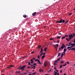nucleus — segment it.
Segmentation results:
<instances>
[{
    "instance_id": "29",
    "label": "nucleus",
    "mask_w": 75,
    "mask_h": 75,
    "mask_svg": "<svg viewBox=\"0 0 75 75\" xmlns=\"http://www.w3.org/2000/svg\"><path fill=\"white\" fill-rule=\"evenodd\" d=\"M66 65H67V63L63 64V66H64V67H65V66H66Z\"/></svg>"
},
{
    "instance_id": "46",
    "label": "nucleus",
    "mask_w": 75,
    "mask_h": 75,
    "mask_svg": "<svg viewBox=\"0 0 75 75\" xmlns=\"http://www.w3.org/2000/svg\"><path fill=\"white\" fill-rule=\"evenodd\" d=\"M55 71H57V72H58V70L56 69Z\"/></svg>"
},
{
    "instance_id": "30",
    "label": "nucleus",
    "mask_w": 75,
    "mask_h": 75,
    "mask_svg": "<svg viewBox=\"0 0 75 75\" xmlns=\"http://www.w3.org/2000/svg\"><path fill=\"white\" fill-rule=\"evenodd\" d=\"M62 65H60V68H62Z\"/></svg>"
},
{
    "instance_id": "59",
    "label": "nucleus",
    "mask_w": 75,
    "mask_h": 75,
    "mask_svg": "<svg viewBox=\"0 0 75 75\" xmlns=\"http://www.w3.org/2000/svg\"><path fill=\"white\" fill-rule=\"evenodd\" d=\"M45 75H49V74H45Z\"/></svg>"
},
{
    "instance_id": "56",
    "label": "nucleus",
    "mask_w": 75,
    "mask_h": 75,
    "mask_svg": "<svg viewBox=\"0 0 75 75\" xmlns=\"http://www.w3.org/2000/svg\"><path fill=\"white\" fill-rule=\"evenodd\" d=\"M23 74H27V73H23Z\"/></svg>"
},
{
    "instance_id": "18",
    "label": "nucleus",
    "mask_w": 75,
    "mask_h": 75,
    "mask_svg": "<svg viewBox=\"0 0 75 75\" xmlns=\"http://www.w3.org/2000/svg\"><path fill=\"white\" fill-rule=\"evenodd\" d=\"M54 65H57V64L56 62H54Z\"/></svg>"
},
{
    "instance_id": "61",
    "label": "nucleus",
    "mask_w": 75,
    "mask_h": 75,
    "mask_svg": "<svg viewBox=\"0 0 75 75\" xmlns=\"http://www.w3.org/2000/svg\"><path fill=\"white\" fill-rule=\"evenodd\" d=\"M72 66H75V64L73 65Z\"/></svg>"
},
{
    "instance_id": "33",
    "label": "nucleus",
    "mask_w": 75,
    "mask_h": 75,
    "mask_svg": "<svg viewBox=\"0 0 75 75\" xmlns=\"http://www.w3.org/2000/svg\"><path fill=\"white\" fill-rule=\"evenodd\" d=\"M36 72H34V73L32 74V75H34V74H35Z\"/></svg>"
},
{
    "instance_id": "3",
    "label": "nucleus",
    "mask_w": 75,
    "mask_h": 75,
    "mask_svg": "<svg viewBox=\"0 0 75 75\" xmlns=\"http://www.w3.org/2000/svg\"><path fill=\"white\" fill-rule=\"evenodd\" d=\"M40 56L41 57L42 56V55L43 54V49L42 48H41V50L40 51Z\"/></svg>"
},
{
    "instance_id": "26",
    "label": "nucleus",
    "mask_w": 75,
    "mask_h": 75,
    "mask_svg": "<svg viewBox=\"0 0 75 75\" xmlns=\"http://www.w3.org/2000/svg\"><path fill=\"white\" fill-rule=\"evenodd\" d=\"M65 38V36H63V37H62V39H64V38Z\"/></svg>"
},
{
    "instance_id": "24",
    "label": "nucleus",
    "mask_w": 75,
    "mask_h": 75,
    "mask_svg": "<svg viewBox=\"0 0 75 75\" xmlns=\"http://www.w3.org/2000/svg\"><path fill=\"white\" fill-rule=\"evenodd\" d=\"M63 55H64V54H63L62 53V54L61 55L62 58V57H63Z\"/></svg>"
},
{
    "instance_id": "9",
    "label": "nucleus",
    "mask_w": 75,
    "mask_h": 75,
    "mask_svg": "<svg viewBox=\"0 0 75 75\" xmlns=\"http://www.w3.org/2000/svg\"><path fill=\"white\" fill-rule=\"evenodd\" d=\"M30 63L31 64H33V63H34V61H33V59H31L30 60Z\"/></svg>"
},
{
    "instance_id": "55",
    "label": "nucleus",
    "mask_w": 75,
    "mask_h": 75,
    "mask_svg": "<svg viewBox=\"0 0 75 75\" xmlns=\"http://www.w3.org/2000/svg\"><path fill=\"white\" fill-rule=\"evenodd\" d=\"M58 34H59V35H61V33H58Z\"/></svg>"
},
{
    "instance_id": "57",
    "label": "nucleus",
    "mask_w": 75,
    "mask_h": 75,
    "mask_svg": "<svg viewBox=\"0 0 75 75\" xmlns=\"http://www.w3.org/2000/svg\"><path fill=\"white\" fill-rule=\"evenodd\" d=\"M72 14V13H71L69 14V15L70 16V15H71Z\"/></svg>"
},
{
    "instance_id": "50",
    "label": "nucleus",
    "mask_w": 75,
    "mask_h": 75,
    "mask_svg": "<svg viewBox=\"0 0 75 75\" xmlns=\"http://www.w3.org/2000/svg\"><path fill=\"white\" fill-rule=\"evenodd\" d=\"M56 50L57 51V50H58V48H57V47H56Z\"/></svg>"
},
{
    "instance_id": "45",
    "label": "nucleus",
    "mask_w": 75,
    "mask_h": 75,
    "mask_svg": "<svg viewBox=\"0 0 75 75\" xmlns=\"http://www.w3.org/2000/svg\"><path fill=\"white\" fill-rule=\"evenodd\" d=\"M56 46L57 47H58V46H59V45H58V44H56Z\"/></svg>"
},
{
    "instance_id": "7",
    "label": "nucleus",
    "mask_w": 75,
    "mask_h": 75,
    "mask_svg": "<svg viewBox=\"0 0 75 75\" xmlns=\"http://www.w3.org/2000/svg\"><path fill=\"white\" fill-rule=\"evenodd\" d=\"M48 62L47 61H45L44 64V65H45V67H46L47 65H48Z\"/></svg>"
},
{
    "instance_id": "25",
    "label": "nucleus",
    "mask_w": 75,
    "mask_h": 75,
    "mask_svg": "<svg viewBox=\"0 0 75 75\" xmlns=\"http://www.w3.org/2000/svg\"><path fill=\"white\" fill-rule=\"evenodd\" d=\"M62 54H63V55H65V52H63V53H62Z\"/></svg>"
},
{
    "instance_id": "37",
    "label": "nucleus",
    "mask_w": 75,
    "mask_h": 75,
    "mask_svg": "<svg viewBox=\"0 0 75 75\" xmlns=\"http://www.w3.org/2000/svg\"><path fill=\"white\" fill-rule=\"evenodd\" d=\"M60 63H64V61H61V62H60Z\"/></svg>"
},
{
    "instance_id": "44",
    "label": "nucleus",
    "mask_w": 75,
    "mask_h": 75,
    "mask_svg": "<svg viewBox=\"0 0 75 75\" xmlns=\"http://www.w3.org/2000/svg\"><path fill=\"white\" fill-rule=\"evenodd\" d=\"M40 47H41V46H38V48H40Z\"/></svg>"
},
{
    "instance_id": "16",
    "label": "nucleus",
    "mask_w": 75,
    "mask_h": 75,
    "mask_svg": "<svg viewBox=\"0 0 75 75\" xmlns=\"http://www.w3.org/2000/svg\"><path fill=\"white\" fill-rule=\"evenodd\" d=\"M61 54L60 53H59L57 57H58L60 56V55H61Z\"/></svg>"
},
{
    "instance_id": "47",
    "label": "nucleus",
    "mask_w": 75,
    "mask_h": 75,
    "mask_svg": "<svg viewBox=\"0 0 75 75\" xmlns=\"http://www.w3.org/2000/svg\"><path fill=\"white\" fill-rule=\"evenodd\" d=\"M38 60V59H35V61H37Z\"/></svg>"
},
{
    "instance_id": "36",
    "label": "nucleus",
    "mask_w": 75,
    "mask_h": 75,
    "mask_svg": "<svg viewBox=\"0 0 75 75\" xmlns=\"http://www.w3.org/2000/svg\"><path fill=\"white\" fill-rule=\"evenodd\" d=\"M59 60H60V58H59L57 60L58 61H59Z\"/></svg>"
},
{
    "instance_id": "52",
    "label": "nucleus",
    "mask_w": 75,
    "mask_h": 75,
    "mask_svg": "<svg viewBox=\"0 0 75 75\" xmlns=\"http://www.w3.org/2000/svg\"><path fill=\"white\" fill-rule=\"evenodd\" d=\"M31 68V67H28V68Z\"/></svg>"
},
{
    "instance_id": "23",
    "label": "nucleus",
    "mask_w": 75,
    "mask_h": 75,
    "mask_svg": "<svg viewBox=\"0 0 75 75\" xmlns=\"http://www.w3.org/2000/svg\"><path fill=\"white\" fill-rule=\"evenodd\" d=\"M35 66H33V67H31V68H35Z\"/></svg>"
},
{
    "instance_id": "4",
    "label": "nucleus",
    "mask_w": 75,
    "mask_h": 75,
    "mask_svg": "<svg viewBox=\"0 0 75 75\" xmlns=\"http://www.w3.org/2000/svg\"><path fill=\"white\" fill-rule=\"evenodd\" d=\"M72 44H73L74 46H75V43H72L71 42H70L69 45H67L68 47H69V46H72Z\"/></svg>"
},
{
    "instance_id": "27",
    "label": "nucleus",
    "mask_w": 75,
    "mask_h": 75,
    "mask_svg": "<svg viewBox=\"0 0 75 75\" xmlns=\"http://www.w3.org/2000/svg\"><path fill=\"white\" fill-rule=\"evenodd\" d=\"M62 45L63 46L62 47H65V45L64 44H62Z\"/></svg>"
},
{
    "instance_id": "39",
    "label": "nucleus",
    "mask_w": 75,
    "mask_h": 75,
    "mask_svg": "<svg viewBox=\"0 0 75 75\" xmlns=\"http://www.w3.org/2000/svg\"><path fill=\"white\" fill-rule=\"evenodd\" d=\"M54 62H56V63H57V62H58V61H57V60H56V61H55Z\"/></svg>"
},
{
    "instance_id": "28",
    "label": "nucleus",
    "mask_w": 75,
    "mask_h": 75,
    "mask_svg": "<svg viewBox=\"0 0 75 75\" xmlns=\"http://www.w3.org/2000/svg\"><path fill=\"white\" fill-rule=\"evenodd\" d=\"M34 65H37V63H34L33 64Z\"/></svg>"
},
{
    "instance_id": "8",
    "label": "nucleus",
    "mask_w": 75,
    "mask_h": 75,
    "mask_svg": "<svg viewBox=\"0 0 75 75\" xmlns=\"http://www.w3.org/2000/svg\"><path fill=\"white\" fill-rule=\"evenodd\" d=\"M54 72H55L54 73V75H59V73H57V72H56L55 71H54Z\"/></svg>"
},
{
    "instance_id": "41",
    "label": "nucleus",
    "mask_w": 75,
    "mask_h": 75,
    "mask_svg": "<svg viewBox=\"0 0 75 75\" xmlns=\"http://www.w3.org/2000/svg\"><path fill=\"white\" fill-rule=\"evenodd\" d=\"M53 40V38H51L50 39V40Z\"/></svg>"
},
{
    "instance_id": "2",
    "label": "nucleus",
    "mask_w": 75,
    "mask_h": 75,
    "mask_svg": "<svg viewBox=\"0 0 75 75\" xmlns=\"http://www.w3.org/2000/svg\"><path fill=\"white\" fill-rule=\"evenodd\" d=\"M62 22L63 23H65V20H62V19H61L60 20V21H57L56 22L57 23H62Z\"/></svg>"
},
{
    "instance_id": "49",
    "label": "nucleus",
    "mask_w": 75,
    "mask_h": 75,
    "mask_svg": "<svg viewBox=\"0 0 75 75\" xmlns=\"http://www.w3.org/2000/svg\"><path fill=\"white\" fill-rule=\"evenodd\" d=\"M68 21H67L66 22V23H65V24H67V23H68Z\"/></svg>"
},
{
    "instance_id": "48",
    "label": "nucleus",
    "mask_w": 75,
    "mask_h": 75,
    "mask_svg": "<svg viewBox=\"0 0 75 75\" xmlns=\"http://www.w3.org/2000/svg\"><path fill=\"white\" fill-rule=\"evenodd\" d=\"M67 64H69V62H67Z\"/></svg>"
},
{
    "instance_id": "10",
    "label": "nucleus",
    "mask_w": 75,
    "mask_h": 75,
    "mask_svg": "<svg viewBox=\"0 0 75 75\" xmlns=\"http://www.w3.org/2000/svg\"><path fill=\"white\" fill-rule=\"evenodd\" d=\"M69 39H68V38H66V40H67V41H70V40H71V39H70L69 38Z\"/></svg>"
},
{
    "instance_id": "22",
    "label": "nucleus",
    "mask_w": 75,
    "mask_h": 75,
    "mask_svg": "<svg viewBox=\"0 0 75 75\" xmlns=\"http://www.w3.org/2000/svg\"><path fill=\"white\" fill-rule=\"evenodd\" d=\"M64 47L63 46H61V49H62V50H63L64 49Z\"/></svg>"
},
{
    "instance_id": "11",
    "label": "nucleus",
    "mask_w": 75,
    "mask_h": 75,
    "mask_svg": "<svg viewBox=\"0 0 75 75\" xmlns=\"http://www.w3.org/2000/svg\"><path fill=\"white\" fill-rule=\"evenodd\" d=\"M36 13H37L36 12H34L32 13V15L33 16H34L35 15V14H36Z\"/></svg>"
},
{
    "instance_id": "38",
    "label": "nucleus",
    "mask_w": 75,
    "mask_h": 75,
    "mask_svg": "<svg viewBox=\"0 0 75 75\" xmlns=\"http://www.w3.org/2000/svg\"><path fill=\"white\" fill-rule=\"evenodd\" d=\"M32 59H33V60H34V59H35V58H33Z\"/></svg>"
},
{
    "instance_id": "43",
    "label": "nucleus",
    "mask_w": 75,
    "mask_h": 75,
    "mask_svg": "<svg viewBox=\"0 0 75 75\" xmlns=\"http://www.w3.org/2000/svg\"><path fill=\"white\" fill-rule=\"evenodd\" d=\"M54 47H55V48H57V47L55 45H54Z\"/></svg>"
},
{
    "instance_id": "19",
    "label": "nucleus",
    "mask_w": 75,
    "mask_h": 75,
    "mask_svg": "<svg viewBox=\"0 0 75 75\" xmlns=\"http://www.w3.org/2000/svg\"><path fill=\"white\" fill-rule=\"evenodd\" d=\"M45 57V55H43L42 57V59H44V58Z\"/></svg>"
},
{
    "instance_id": "54",
    "label": "nucleus",
    "mask_w": 75,
    "mask_h": 75,
    "mask_svg": "<svg viewBox=\"0 0 75 75\" xmlns=\"http://www.w3.org/2000/svg\"><path fill=\"white\" fill-rule=\"evenodd\" d=\"M70 50H71V49H69L68 50V51H70Z\"/></svg>"
},
{
    "instance_id": "34",
    "label": "nucleus",
    "mask_w": 75,
    "mask_h": 75,
    "mask_svg": "<svg viewBox=\"0 0 75 75\" xmlns=\"http://www.w3.org/2000/svg\"><path fill=\"white\" fill-rule=\"evenodd\" d=\"M38 59H40V55H38Z\"/></svg>"
},
{
    "instance_id": "14",
    "label": "nucleus",
    "mask_w": 75,
    "mask_h": 75,
    "mask_svg": "<svg viewBox=\"0 0 75 75\" xmlns=\"http://www.w3.org/2000/svg\"><path fill=\"white\" fill-rule=\"evenodd\" d=\"M38 64H41V63L40 62V60H38Z\"/></svg>"
},
{
    "instance_id": "6",
    "label": "nucleus",
    "mask_w": 75,
    "mask_h": 75,
    "mask_svg": "<svg viewBox=\"0 0 75 75\" xmlns=\"http://www.w3.org/2000/svg\"><path fill=\"white\" fill-rule=\"evenodd\" d=\"M25 65L23 66H22L21 67V69H22V71H23L24 69V68H25Z\"/></svg>"
},
{
    "instance_id": "35",
    "label": "nucleus",
    "mask_w": 75,
    "mask_h": 75,
    "mask_svg": "<svg viewBox=\"0 0 75 75\" xmlns=\"http://www.w3.org/2000/svg\"><path fill=\"white\" fill-rule=\"evenodd\" d=\"M9 67H13V65H11L9 66Z\"/></svg>"
},
{
    "instance_id": "21",
    "label": "nucleus",
    "mask_w": 75,
    "mask_h": 75,
    "mask_svg": "<svg viewBox=\"0 0 75 75\" xmlns=\"http://www.w3.org/2000/svg\"><path fill=\"white\" fill-rule=\"evenodd\" d=\"M23 16L24 17V18H26V17H27V16L26 15H25Z\"/></svg>"
},
{
    "instance_id": "53",
    "label": "nucleus",
    "mask_w": 75,
    "mask_h": 75,
    "mask_svg": "<svg viewBox=\"0 0 75 75\" xmlns=\"http://www.w3.org/2000/svg\"><path fill=\"white\" fill-rule=\"evenodd\" d=\"M68 37V35H66L65 37Z\"/></svg>"
},
{
    "instance_id": "12",
    "label": "nucleus",
    "mask_w": 75,
    "mask_h": 75,
    "mask_svg": "<svg viewBox=\"0 0 75 75\" xmlns=\"http://www.w3.org/2000/svg\"><path fill=\"white\" fill-rule=\"evenodd\" d=\"M71 51H75V48H73L71 49Z\"/></svg>"
},
{
    "instance_id": "64",
    "label": "nucleus",
    "mask_w": 75,
    "mask_h": 75,
    "mask_svg": "<svg viewBox=\"0 0 75 75\" xmlns=\"http://www.w3.org/2000/svg\"><path fill=\"white\" fill-rule=\"evenodd\" d=\"M29 75H31V74H29Z\"/></svg>"
},
{
    "instance_id": "60",
    "label": "nucleus",
    "mask_w": 75,
    "mask_h": 75,
    "mask_svg": "<svg viewBox=\"0 0 75 75\" xmlns=\"http://www.w3.org/2000/svg\"><path fill=\"white\" fill-rule=\"evenodd\" d=\"M43 54V55H45V53H44V54Z\"/></svg>"
},
{
    "instance_id": "32",
    "label": "nucleus",
    "mask_w": 75,
    "mask_h": 75,
    "mask_svg": "<svg viewBox=\"0 0 75 75\" xmlns=\"http://www.w3.org/2000/svg\"><path fill=\"white\" fill-rule=\"evenodd\" d=\"M59 51H61V47H60L59 48Z\"/></svg>"
},
{
    "instance_id": "31",
    "label": "nucleus",
    "mask_w": 75,
    "mask_h": 75,
    "mask_svg": "<svg viewBox=\"0 0 75 75\" xmlns=\"http://www.w3.org/2000/svg\"><path fill=\"white\" fill-rule=\"evenodd\" d=\"M28 65H31V64H30V62H28Z\"/></svg>"
},
{
    "instance_id": "42",
    "label": "nucleus",
    "mask_w": 75,
    "mask_h": 75,
    "mask_svg": "<svg viewBox=\"0 0 75 75\" xmlns=\"http://www.w3.org/2000/svg\"><path fill=\"white\" fill-rule=\"evenodd\" d=\"M34 51L32 52H31V54H33V53H34Z\"/></svg>"
},
{
    "instance_id": "13",
    "label": "nucleus",
    "mask_w": 75,
    "mask_h": 75,
    "mask_svg": "<svg viewBox=\"0 0 75 75\" xmlns=\"http://www.w3.org/2000/svg\"><path fill=\"white\" fill-rule=\"evenodd\" d=\"M39 71L40 72H43V70H42V69H39Z\"/></svg>"
},
{
    "instance_id": "20",
    "label": "nucleus",
    "mask_w": 75,
    "mask_h": 75,
    "mask_svg": "<svg viewBox=\"0 0 75 75\" xmlns=\"http://www.w3.org/2000/svg\"><path fill=\"white\" fill-rule=\"evenodd\" d=\"M61 38V36H58L57 37V39H59Z\"/></svg>"
},
{
    "instance_id": "1",
    "label": "nucleus",
    "mask_w": 75,
    "mask_h": 75,
    "mask_svg": "<svg viewBox=\"0 0 75 75\" xmlns=\"http://www.w3.org/2000/svg\"><path fill=\"white\" fill-rule=\"evenodd\" d=\"M68 36L69 37L70 39H72V38H73L75 36V34L74 33L70 34V35H69Z\"/></svg>"
},
{
    "instance_id": "40",
    "label": "nucleus",
    "mask_w": 75,
    "mask_h": 75,
    "mask_svg": "<svg viewBox=\"0 0 75 75\" xmlns=\"http://www.w3.org/2000/svg\"><path fill=\"white\" fill-rule=\"evenodd\" d=\"M60 73H62V70H60Z\"/></svg>"
},
{
    "instance_id": "15",
    "label": "nucleus",
    "mask_w": 75,
    "mask_h": 75,
    "mask_svg": "<svg viewBox=\"0 0 75 75\" xmlns=\"http://www.w3.org/2000/svg\"><path fill=\"white\" fill-rule=\"evenodd\" d=\"M67 49H64V52H65L67 51Z\"/></svg>"
},
{
    "instance_id": "58",
    "label": "nucleus",
    "mask_w": 75,
    "mask_h": 75,
    "mask_svg": "<svg viewBox=\"0 0 75 75\" xmlns=\"http://www.w3.org/2000/svg\"><path fill=\"white\" fill-rule=\"evenodd\" d=\"M21 66H20L19 67V68H21Z\"/></svg>"
},
{
    "instance_id": "17",
    "label": "nucleus",
    "mask_w": 75,
    "mask_h": 75,
    "mask_svg": "<svg viewBox=\"0 0 75 75\" xmlns=\"http://www.w3.org/2000/svg\"><path fill=\"white\" fill-rule=\"evenodd\" d=\"M47 47H45L44 49V51L46 52V51H47Z\"/></svg>"
},
{
    "instance_id": "62",
    "label": "nucleus",
    "mask_w": 75,
    "mask_h": 75,
    "mask_svg": "<svg viewBox=\"0 0 75 75\" xmlns=\"http://www.w3.org/2000/svg\"><path fill=\"white\" fill-rule=\"evenodd\" d=\"M18 71H16V74H17V73H18Z\"/></svg>"
},
{
    "instance_id": "51",
    "label": "nucleus",
    "mask_w": 75,
    "mask_h": 75,
    "mask_svg": "<svg viewBox=\"0 0 75 75\" xmlns=\"http://www.w3.org/2000/svg\"><path fill=\"white\" fill-rule=\"evenodd\" d=\"M54 69H57L56 68H55V67H54Z\"/></svg>"
},
{
    "instance_id": "5",
    "label": "nucleus",
    "mask_w": 75,
    "mask_h": 75,
    "mask_svg": "<svg viewBox=\"0 0 75 75\" xmlns=\"http://www.w3.org/2000/svg\"><path fill=\"white\" fill-rule=\"evenodd\" d=\"M72 46H71L70 47H67V49H69V48H70V49H71V48H72L75 47V46H74V44H72Z\"/></svg>"
},
{
    "instance_id": "63",
    "label": "nucleus",
    "mask_w": 75,
    "mask_h": 75,
    "mask_svg": "<svg viewBox=\"0 0 75 75\" xmlns=\"http://www.w3.org/2000/svg\"><path fill=\"white\" fill-rule=\"evenodd\" d=\"M64 75H67V74H64Z\"/></svg>"
}]
</instances>
